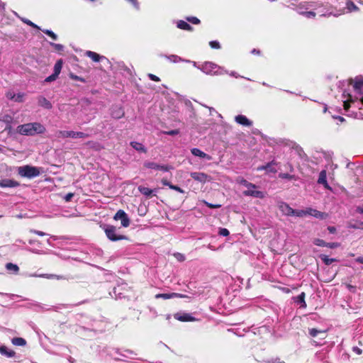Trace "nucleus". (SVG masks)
<instances>
[{
  "label": "nucleus",
  "instance_id": "f257e3e1",
  "mask_svg": "<svg viewBox=\"0 0 363 363\" xmlns=\"http://www.w3.org/2000/svg\"><path fill=\"white\" fill-rule=\"evenodd\" d=\"M297 12L307 18H314L316 16L328 17L333 16L337 17L344 13V11L333 13L329 8L318 1H305L301 3L296 8Z\"/></svg>",
  "mask_w": 363,
  "mask_h": 363
},
{
  "label": "nucleus",
  "instance_id": "f03ea898",
  "mask_svg": "<svg viewBox=\"0 0 363 363\" xmlns=\"http://www.w3.org/2000/svg\"><path fill=\"white\" fill-rule=\"evenodd\" d=\"M350 84L352 86L353 90L355 93V96H353L350 94L344 91L342 96L345 110L347 111L350 107V103L354 102L355 100H361L363 104V77L359 76L355 77L354 79H350Z\"/></svg>",
  "mask_w": 363,
  "mask_h": 363
},
{
  "label": "nucleus",
  "instance_id": "7ed1b4c3",
  "mask_svg": "<svg viewBox=\"0 0 363 363\" xmlns=\"http://www.w3.org/2000/svg\"><path fill=\"white\" fill-rule=\"evenodd\" d=\"M198 69L204 74L211 76L223 75L228 73V71L224 67L210 61L201 63L198 67Z\"/></svg>",
  "mask_w": 363,
  "mask_h": 363
},
{
  "label": "nucleus",
  "instance_id": "20e7f679",
  "mask_svg": "<svg viewBox=\"0 0 363 363\" xmlns=\"http://www.w3.org/2000/svg\"><path fill=\"white\" fill-rule=\"evenodd\" d=\"M45 128L40 123H29L18 126V132L21 135H34L43 133Z\"/></svg>",
  "mask_w": 363,
  "mask_h": 363
},
{
  "label": "nucleus",
  "instance_id": "39448f33",
  "mask_svg": "<svg viewBox=\"0 0 363 363\" xmlns=\"http://www.w3.org/2000/svg\"><path fill=\"white\" fill-rule=\"evenodd\" d=\"M18 173L22 177L34 178L40 175V169L30 165H24L18 168Z\"/></svg>",
  "mask_w": 363,
  "mask_h": 363
},
{
  "label": "nucleus",
  "instance_id": "423d86ee",
  "mask_svg": "<svg viewBox=\"0 0 363 363\" xmlns=\"http://www.w3.org/2000/svg\"><path fill=\"white\" fill-rule=\"evenodd\" d=\"M57 137L61 138H87L88 135L79 131L60 130L57 132Z\"/></svg>",
  "mask_w": 363,
  "mask_h": 363
},
{
  "label": "nucleus",
  "instance_id": "0eeeda50",
  "mask_svg": "<svg viewBox=\"0 0 363 363\" xmlns=\"http://www.w3.org/2000/svg\"><path fill=\"white\" fill-rule=\"evenodd\" d=\"M104 229L108 238L112 241L125 239V236L117 234V229L113 225H106Z\"/></svg>",
  "mask_w": 363,
  "mask_h": 363
},
{
  "label": "nucleus",
  "instance_id": "6e6552de",
  "mask_svg": "<svg viewBox=\"0 0 363 363\" xmlns=\"http://www.w3.org/2000/svg\"><path fill=\"white\" fill-rule=\"evenodd\" d=\"M116 220H121V225L123 227H128L130 225V219L127 214L123 210H119L114 216Z\"/></svg>",
  "mask_w": 363,
  "mask_h": 363
},
{
  "label": "nucleus",
  "instance_id": "1a4fd4ad",
  "mask_svg": "<svg viewBox=\"0 0 363 363\" xmlns=\"http://www.w3.org/2000/svg\"><path fill=\"white\" fill-rule=\"evenodd\" d=\"M174 318L182 322H194L197 320L196 318L187 313H177L174 314Z\"/></svg>",
  "mask_w": 363,
  "mask_h": 363
},
{
  "label": "nucleus",
  "instance_id": "9d476101",
  "mask_svg": "<svg viewBox=\"0 0 363 363\" xmlns=\"http://www.w3.org/2000/svg\"><path fill=\"white\" fill-rule=\"evenodd\" d=\"M190 175L194 179L201 183H206L211 180V177L203 172H191Z\"/></svg>",
  "mask_w": 363,
  "mask_h": 363
},
{
  "label": "nucleus",
  "instance_id": "9b49d317",
  "mask_svg": "<svg viewBox=\"0 0 363 363\" xmlns=\"http://www.w3.org/2000/svg\"><path fill=\"white\" fill-rule=\"evenodd\" d=\"M306 216H311L320 219H325L328 218V214L323 212H320L316 209L308 208L306 209Z\"/></svg>",
  "mask_w": 363,
  "mask_h": 363
},
{
  "label": "nucleus",
  "instance_id": "f8f14e48",
  "mask_svg": "<svg viewBox=\"0 0 363 363\" xmlns=\"http://www.w3.org/2000/svg\"><path fill=\"white\" fill-rule=\"evenodd\" d=\"M144 167L148 169L160 170L164 172H167L169 170V167L167 166L161 165L152 162H145L144 163Z\"/></svg>",
  "mask_w": 363,
  "mask_h": 363
},
{
  "label": "nucleus",
  "instance_id": "ddd939ff",
  "mask_svg": "<svg viewBox=\"0 0 363 363\" xmlns=\"http://www.w3.org/2000/svg\"><path fill=\"white\" fill-rule=\"evenodd\" d=\"M19 186V183L15 180L4 179L0 180V187L1 188H13Z\"/></svg>",
  "mask_w": 363,
  "mask_h": 363
},
{
  "label": "nucleus",
  "instance_id": "4468645a",
  "mask_svg": "<svg viewBox=\"0 0 363 363\" xmlns=\"http://www.w3.org/2000/svg\"><path fill=\"white\" fill-rule=\"evenodd\" d=\"M245 196H250L255 198H264V194L262 191L256 190V188L253 189H247L246 191L243 192Z\"/></svg>",
  "mask_w": 363,
  "mask_h": 363
},
{
  "label": "nucleus",
  "instance_id": "2eb2a0df",
  "mask_svg": "<svg viewBox=\"0 0 363 363\" xmlns=\"http://www.w3.org/2000/svg\"><path fill=\"white\" fill-rule=\"evenodd\" d=\"M279 208L283 214L286 216H293L294 210L289 204L284 202H281L279 204Z\"/></svg>",
  "mask_w": 363,
  "mask_h": 363
},
{
  "label": "nucleus",
  "instance_id": "dca6fc26",
  "mask_svg": "<svg viewBox=\"0 0 363 363\" xmlns=\"http://www.w3.org/2000/svg\"><path fill=\"white\" fill-rule=\"evenodd\" d=\"M184 295L178 293H169V294H157L155 295L156 298H164L169 299L174 298H184Z\"/></svg>",
  "mask_w": 363,
  "mask_h": 363
},
{
  "label": "nucleus",
  "instance_id": "f3484780",
  "mask_svg": "<svg viewBox=\"0 0 363 363\" xmlns=\"http://www.w3.org/2000/svg\"><path fill=\"white\" fill-rule=\"evenodd\" d=\"M235 121L244 126H251L252 123L244 115H238L235 118Z\"/></svg>",
  "mask_w": 363,
  "mask_h": 363
},
{
  "label": "nucleus",
  "instance_id": "a211bd4d",
  "mask_svg": "<svg viewBox=\"0 0 363 363\" xmlns=\"http://www.w3.org/2000/svg\"><path fill=\"white\" fill-rule=\"evenodd\" d=\"M318 182L320 184H323L325 189H330V187L327 182V173L325 170H322L320 172Z\"/></svg>",
  "mask_w": 363,
  "mask_h": 363
},
{
  "label": "nucleus",
  "instance_id": "6ab92c4d",
  "mask_svg": "<svg viewBox=\"0 0 363 363\" xmlns=\"http://www.w3.org/2000/svg\"><path fill=\"white\" fill-rule=\"evenodd\" d=\"M191 152L196 157H199L201 158H205V159H206L208 160H211V156H209L208 155L206 154L205 152H203V151H201L199 148H192L191 150Z\"/></svg>",
  "mask_w": 363,
  "mask_h": 363
},
{
  "label": "nucleus",
  "instance_id": "aec40b11",
  "mask_svg": "<svg viewBox=\"0 0 363 363\" xmlns=\"http://www.w3.org/2000/svg\"><path fill=\"white\" fill-rule=\"evenodd\" d=\"M308 333L309 335L313 337H315L320 335L321 339H324L325 337V332L324 330H320L315 328H311L308 330Z\"/></svg>",
  "mask_w": 363,
  "mask_h": 363
},
{
  "label": "nucleus",
  "instance_id": "412c9836",
  "mask_svg": "<svg viewBox=\"0 0 363 363\" xmlns=\"http://www.w3.org/2000/svg\"><path fill=\"white\" fill-rule=\"evenodd\" d=\"M86 55L90 57L94 62H99L102 59H106L105 57L101 56L98 53L93 51H86Z\"/></svg>",
  "mask_w": 363,
  "mask_h": 363
},
{
  "label": "nucleus",
  "instance_id": "4be33fe9",
  "mask_svg": "<svg viewBox=\"0 0 363 363\" xmlns=\"http://www.w3.org/2000/svg\"><path fill=\"white\" fill-rule=\"evenodd\" d=\"M0 354H1L2 355H5L8 357H12L14 356L15 352L9 350L5 345H0Z\"/></svg>",
  "mask_w": 363,
  "mask_h": 363
},
{
  "label": "nucleus",
  "instance_id": "5701e85b",
  "mask_svg": "<svg viewBox=\"0 0 363 363\" xmlns=\"http://www.w3.org/2000/svg\"><path fill=\"white\" fill-rule=\"evenodd\" d=\"M38 104L39 106L44 107L45 108L47 109H50L52 108V104L43 96L39 97Z\"/></svg>",
  "mask_w": 363,
  "mask_h": 363
},
{
  "label": "nucleus",
  "instance_id": "b1692460",
  "mask_svg": "<svg viewBox=\"0 0 363 363\" xmlns=\"http://www.w3.org/2000/svg\"><path fill=\"white\" fill-rule=\"evenodd\" d=\"M177 26L178 28L185 30H191L192 27L186 21L180 20L177 21Z\"/></svg>",
  "mask_w": 363,
  "mask_h": 363
},
{
  "label": "nucleus",
  "instance_id": "393cba45",
  "mask_svg": "<svg viewBox=\"0 0 363 363\" xmlns=\"http://www.w3.org/2000/svg\"><path fill=\"white\" fill-rule=\"evenodd\" d=\"M164 57H166L168 60H169L172 62L177 63L184 62L185 59L182 58L181 57L177 55H164Z\"/></svg>",
  "mask_w": 363,
  "mask_h": 363
},
{
  "label": "nucleus",
  "instance_id": "a878e982",
  "mask_svg": "<svg viewBox=\"0 0 363 363\" xmlns=\"http://www.w3.org/2000/svg\"><path fill=\"white\" fill-rule=\"evenodd\" d=\"M130 145L137 151L138 152H146L147 150L146 148L145 147V146L140 143H138V142H131L130 143Z\"/></svg>",
  "mask_w": 363,
  "mask_h": 363
},
{
  "label": "nucleus",
  "instance_id": "bb28decb",
  "mask_svg": "<svg viewBox=\"0 0 363 363\" xmlns=\"http://www.w3.org/2000/svg\"><path fill=\"white\" fill-rule=\"evenodd\" d=\"M111 115L115 118H121L123 116L124 112L121 108L116 107V108L112 111Z\"/></svg>",
  "mask_w": 363,
  "mask_h": 363
},
{
  "label": "nucleus",
  "instance_id": "cd10ccee",
  "mask_svg": "<svg viewBox=\"0 0 363 363\" xmlns=\"http://www.w3.org/2000/svg\"><path fill=\"white\" fill-rule=\"evenodd\" d=\"M276 162L272 161L271 162L265 164V171L268 173H275L277 172V169L275 168Z\"/></svg>",
  "mask_w": 363,
  "mask_h": 363
},
{
  "label": "nucleus",
  "instance_id": "c85d7f7f",
  "mask_svg": "<svg viewBox=\"0 0 363 363\" xmlns=\"http://www.w3.org/2000/svg\"><path fill=\"white\" fill-rule=\"evenodd\" d=\"M29 277H44L47 279H61L62 277L55 274H30Z\"/></svg>",
  "mask_w": 363,
  "mask_h": 363
},
{
  "label": "nucleus",
  "instance_id": "c756f323",
  "mask_svg": "<svg viewBox=\"0 0 363 363\" xmlns=\"http://www.w3.org/2000/svg\"><path fill=\"white\" fill-rule=\"evenodd\" d=\"M346 9L347 12H353L358 11V7L351 1H348L346 3Z\"/></svg>",
  "mask_w": 363,
  "mask_h": 363
},
{
  "label": "nucleus",
  "instance_id": "7c9ffc66",
  "mask_svg": "<svg viewBox=\"0 0 363 363\" xmlns=\"http://www.w3.org/2000/svg\"><path fill=\"white\" fill-rule=\"evenodd\" d=\"M11 342L16 346H24L26 344V341L22 337H14L12 339Z\"/></svg>",
  "mask_w": 363,
  "mask_h": 363
},
{
  "label": "nucleus",
  "instance_id": "2f4dec72",
  "mask_svg": "<svg viewBox=\"0 0 363 363\" xmlns=\"http://www.w3.org/2000/svg\"><path fill=\"white\" fill-rule=\"evenodd\" d=\"M138 190L142 194L147 196H150L152 193V189H150L147 187H145V186H139Z\"/></svg>",
  "mask_w": 363,
  "mask_h": 363
},
{
  "label": "nucleus",
  "instance_id": "473e14b6",
  "mask_svg": "<svg viewBox=\"0 0 363 363\" xmlns=\"http://www.w3.org/2000/svg\"><path fill=\"white\" fill-rule=\"evenodd\" d=\"M62 67V61L60 60L55 63L54 66V74L58 76L61 72Z\"/></svg>",
  "mask_w": 363,
  "mask_h": 363
},
{
  "label": "nucleus",
  "instance_id": "72a5a7b5",
  "mask_svg": "<svg viewBox=\"0 0 363 363\" xmlns=\"http://www.w3.org/2000/svg\"><path fill=\"white\" fill-rule=\"evenodd\" d=\"M305 293L304 292H302L301 294H299L296 298V301L298 303H300L301 304V306L303 307H306V303L305 302Z\"/></svg>",
  "mask_w": 363,
  "mask_h": 363
},
{
  "label": "nucleus",
  "instance_id": "f704fd0d",
  "mask_svg": "<svg viewBox=\"0 0 363 363\" xmlns=\"http://www.w3.org/2000/svg\"><path fill=\"white\" fill-rule=\"evenodd\" d=\"M6 269L9 271L13 272L15 274H16L19 270V267L13 263H7L6 264Z\"/></svg>",
  "mask_w": 363,
  "mask_h": 363
},
{
  "label": "nucleus",
  "instance_id": "c9c22d12",
  "mask_svg": "<svg viewBox=\"0 0 363 363\" xmlns=\"http://www.w3.org/2000/svg\"><path fill=\"white\" fill-rule=\"evenodd\" d=\"M320 258L323 261V262L327 265H329L335 261V259L329 258L328 256L324 255H321Z\"/></svg>",
  "mask_w": 363,
  "mask_h": 363
},
{
  "label": "nucleus",
  "instance_id": "e433bc0d",
  "mask_svg": "<svg viewBox=\"0 0 363 363\" xmlns=\"http://www.w3.org/2000/svg\"><path fill=\"white\" fill-rule=\"evenodd\" d=\"M240 184L244 185L245 186H246L247 189H253V188H256V186L252 183H250L248 182L247 181H246L245 179H242L240 181Z\"/></svg>",
  "mask_w": 363,
  "mask_h": 363
},
{
  "label": "nucleus",
  "instance_id": "4c0bfd02",
  "mask_svg": "<svg viewBox=\"0 0 363 363\" xmlns=\"http://www.w3.org/2000/svg\"><path fill=\"white\" fill-rule=\"evenodd\" d=\"M314 245L317 246H321V247H326L327 242H325L323 240L315 238L313 240Z\"/></svg>",
  "mask_w": 363,
  "mask_h": 363
},
{
  "label": "nucleus",
  "instance_id": "58836bf2",
  "mask_svg": "<svg viewBox=\"0 0 363 363\" xmlns=\"http://www.w3.org/2000/svg\"><path fill=\"white\" fill-rule=\"evenodd\" d=\"M50 45L57 52H62L64 50V46L61 44L50 43Z\"/></svg>",
  "mask_w": 363,
  "mask_h": 363
},
{
  "label": "nucleus",
  "instance_id": "ea45409f",
  "mask_svg": "<svg viewBox=\"0 0 363 363\" xmlns=\"http://www.w3.org/2000/svg\"><path fill=\"white\" fill-rule=\"evenodd\" d=\"M293 216L303 217L306 216V210H294Z\"/></svg>",
  "mask_w": 363,
  "mask_h": 363
},
{
  "label": "nucleus",
  "instance_id": "a19ab883",
  "mask_svg": "<svg viewBox=\"0 0 363 363\" xmlns=\"http://www.w3.org/2000/svg\"><path fill=\"white\" fill-rule=\"evenodd\" d=\"M43 33L52 38L53 40L57 39V35L50 30H43Z\"/></svg>",
  "mask_w": 363,
  "mask_h": 363
},
{
  "label": "nucleus",
  "instance_id": "79ce46f5",
  "mask_svg": "<svg viewBox=\"0 0 363 363\" xmlns=\"http://www.w3.org/2000/svg\"><path fill=\"white\" fill-rule=\"evenodd\" d=\"M23 93H18L17 94H15V98L13 99V101L16 102H22L23 101Z\"/></svg>",
  "mask_w": 363,
  "mask_h": 363
},
{
  "label": "nucleus",
  "instance_id": "37998d69",
  "mask_svg": "<svg viewBox=\"0 0 363 363\" xmlns=\"http://www.w3.org/2000/svg\"><path fill=\"white\" fill-rule=\"evenodd\" d=\"M264 363H285L280 360L279 358H271L264 361Z\"/></svg>",
  "mask_w": 363,
  "mask_h": 363
},
{
  "label": "nucleus",
  "instance_id": "c03bdc74",
  "mask_svg": "<svg viewBox=\"0 0 363 363\" xmlns=\"http://www.w3.org/2000/svg\"><path fill=\"white\" fill-rule=\"evenodd\" d=\"M22 21L24 22L25 23H26L27 25L32 26L33 28L40 29V28L37 25H35V23H33L32 21H30L28 19L22 18Z\"/></svg>",
  "mask_w": 363,
  "mask_h": 363
},
{
  "label": "nucleus",
  "instance_id": "a18cd8bd",
  "mask_svg": "<svg viewBox=\"0 0 363 363\" xmlns=\"http://www.w3.org/2000/svg\"><path fill=\"white\" fill-rule=\"evenodd\" d=\"M279 177L281 179H293L294 178V175L287 174V173H281Z\"/></svg>",
  "mask_w": 363,
  "mask_h": 363
},
{
  "label": "nucleus",
  "instance_id": "49530a36",
  "mask_svg": "<svg viewBox=\"0 0 363 363\" xmlns=\"http://www.w3.org/2000/svg\"><path fill=\"white\" fill-rule=\"evenodd\" d=\"M174 257L179 262H183L185 259L184 255L179 252L174 253Z\"/></svg>",
  "mask_w": 363,
  "mask_h": 363
},
{
  "label": "nucleus",
  "instance_id": "de8ad7c7",
  "mask_svg": "<svg viewBox=\"0 0 363 363\" xmlns=\"http://www.w3.org/2000/svg\"><path fill=\"white\" fill-rule=\"evenodd\" d=\"M209 45L213 49H219L220 48L219 42L216 40L211 41Z\"/></svg>",
  "mask_w": 363,
  "mask_h": 363
},
{
  "label": "nucleus",
  "instance_id": "09e8293b",
  "mask_svg": "<svg viewBox=\"0 0 363 363\" xmlns=\"http://www.w3.org/2000/svg\"><path fill=\"white\" fill-rule=\"evenodd\" d=\"M186 20L193 24H199L200 23V20L196 17H188Z\"/></svg>",
  "mask_w": 363,
  "mask_h": 363
},
{
  "label": "nucleus",
  "instance_id": "8fccbe9b",
  "mask_svg": "<svg viewBox=\"0 0 363 363\" xmlns=\"http://www.w3.org/2000/svg\"><path fill=\"white\" fill-rule=\"evenodd\" d=\"M229 230L226 228H220L218 234L221 236H228L229 235Z\"/></svg>",
  "mask_w": 363,
  "mask_h": 363
},
{
  "label": "nucleus",
  "instance_id": "3c124183",
  "mask_svg": "<svg viewBox=\"0 0 363 363\" xmlns=\"http://www.w3.org/2000/svg\"><path fill=\"white\" fill-rule=\"evenodd\" d=\"M57 75L55 74L54 73L51 75H50L49 77H48L45 81L46 82H53L55 81L57 78Z\"/></svg>",
  "mask_w": 363,
  "mask_h": 363
},
{
  "label": "nucleus",
  "instance_id": "603ef678",
  "mask_svg": "<svg viewBox=\"0 0 363 363\" xmlns=\"http://www.w3.org/2000/svg\"><path fill=\"white\" fill-rule=\"evenodd\" d=\"M340 246L338 242H327L326 247L329 248H335Z\"/></svg>",
  "mask_w": 363,
  "mask_h": 363
},
{
  "label": "nucleus",
  "instance_id": "864d4df0",
  "mask_svg": "<svg viewBox=\"0 0 363 363\" xmlns=\"http://www.w3.org/2000/svg\"><path fill=\"white\" fill-rule=\"evenodd\" d=\"M169 188L171 189L175 190V191H178L179 193H182L183 194L184 192V190L182 189L180 187H179L177 186H175V185H173V184L172 185H169Z\"/></svg>",
  "mask_w": 363,
  "mask_h": 363
},
{
  "label": "nucleus",
  "instance_id": "5fc2aeb1",
  "mask_svg": "<svg viewBox=\"0 0 363 363\" xmlns=\"http://www.w3.org/2000/svg\"><path fill=\"white\" fill-rule=\"evenodd\" d=\"M204 203L208 207H209L211 208H218L221 206V205H220V204H212V203H208L206 201H204Z\"/></svg>",
  "mask_w": 363,
  "mask_h": 363
},
{
  "label": "nucleus",
  "instance_id": "6e6d98bb",
  "mask_svg": "<svg viewBox=\"0 0 363 363\" xmlns=\"http://www.w3.org/2000/svg\"><path fill=\"white\" fill-rule=\"evenodd\" d=\"M15 93H13V91H8L6 93V97L9 99H11V100H13V99L15 98Z\"/></svg>",
  "mask_w": 363,
  "mask_h": 363
},
{
  "label": "nucleus",
  "instance_id": "4d7b16f0",
  "mask_svg": "<svg viewBox=\"0 0 363 363\" xmlns=\"http://www.w3.org/2000/svg\"><path fill=\"white\" fill-rule=\"evenodd\" d=\"M148 77L151 80L155 81V82H159L160 80L158 77H157L156 75H154L152 74H149Z\"/></svg>",
  "mask_w": 363,
  "mask_h": 363
},
{
  "label": "nucleus",
  "instance_id": "13d9d810",
  "mask_svg": "<svg viewBox=\"0 0 363 363\" xmlns=\"http://www.w3.org/2000/svg\"><path fill=\"white\" fill-rule=\"evenodd\" d=\"M184 62L190 63L192 65V66H194V67H196L197 69H198V67H199V65H198L196 62L191 61L190 60H185Z\"/></svg>",
  "mask_w": 363,
  "mask_h": 363
},
{
  "label": "nucleus",
  "instance_id": "bf43d9fd",
  "mask_svg": "<svg viewBox=\"0 0 363 363\" xmlns=\"http://www.w3.org/2000/svg\"><path fill=\"white\" fill-rule=\"evenodd\" d=\"M74 196V194L72 193H69L65 195V200L66 201H71L72 198Z\"/></svg>",
  "mask_w": 363,
  "mask_h": 363
},
{
  "label": "nucleus",
  "instance_id": "052dcab7",
  "mask_svg": "<svg viewBox=\"0 0 363 363\" xmlns=\"http://www.w3.org/2000/svg\"><path fill=\"white\" fill-rule=\"evenodd\" d=\"M352 228L362 229L363 230V222H360L358 225H351Z\"/></svg>",
  "mask_w": 363,
  "mask_h": 363
},
{
  "label": "nucleus",
  "instance_id": "680f3d73",
  "mask_svg": "<svg viewBox=\"0 0 363 363\" xmlns=\"http://www.w3.org/2000/svg\"><path fill=\"white\" fill-rule=\"evenodd\" d=\"M229 75L232 76V77H234L235 78H238V77H242L240 75H239L237 72H234V71H232L230 72H228V73Z\"/></svg>",
  "mask_w": 363,
  "mask_h": 363
},
{
  "label": "nucleus",
  "instance_id": "e2e57ef3",
  "mask_svg": "<svg viewBox=\"0 0 363 363\" xmlns=\"http://www.w3.org/2000/svg\"><path fill=\"white\" fill-rule=\"evenodd\" d=\"M32 233L38 235H40V236H43L45 235V233L42 232V231H39V230H31Z\"/></svg>",
  "mask_w": 363,
  "mask_h": 363
},
{
  "label": "nucleus",
  "instance_id": "0e129e2a",
  "mask_svg": "<svg viewBox=\"0 0 363 363\" xmlns=\"http://www.w3.org/2000/svg\"><path fill=\"white\" fill-rule=\"evenodd\" d=\"M328 230L330 233H335L336 232V228L333 226H329Z\"/></svg>",
  "mask_w": 363,
  "mask_h": 363
},
{
  "label": "nucleus",
  "instance_id": "69168bd1",
  "mask_svg": "<svg viewBox=\"0 0 363 363\" xmlns=\"http://www.w3.org/2000/svg\"><path fill=\"white\" fill-rule=\"evenodd\" d=\"M177 133H178V130H176L167 132V134L169 135H176Z\"/></svg>",
  "mask_w": 363,
  "mask_h": 363
},
{
  "label": "nucleus",
  "instance_id": "338daca9",
  "mask_svg": "<svg viewBox=\"0 0 363 363\" xmlns=\"http://www.w3.org/2000/svg\"><path fill=\"white\" fill-rule=\"evenodd\" d=\"M162 183L164 185V186H168L169 187V185H172L166 179H163L162 181Z\"/></svg>",
  "mask_w": 363,
  "mask_h": 363
},
{
  "label": "nucleus",
  "instance_id": "774afa93",
  "mask_svg": "<svg viewBox=\"0 0 363 363\" xmlns=\"http://www.w3.org/2000/svg\"><path fill=\"white\" fill-rule=\"evenodd\" d=\"M355 260L358 263L363 264V257H359Z\"/></svg>",
  "mask_w": 363,
  "mask_h": 363
}]
</instances>
